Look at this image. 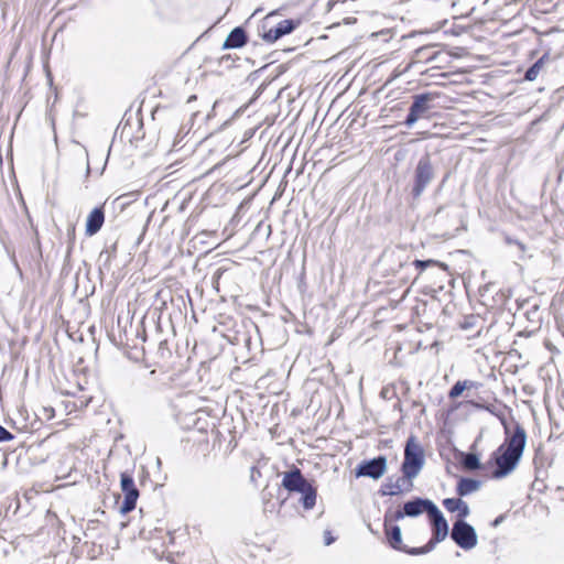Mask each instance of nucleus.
Segmentation results:
<instances>
[{
    "label": "nucleus",
    "instance_id": "obj_12",
    "mask_svg": "<svg viewBox=\"0 0 564 564\" xmlns=\"http://www.w3.org/2000/svg\"><path fill=\"white\" fill-rule=\"evenodd\" d=\"M299 22H295L292 19L282 20L278 23V25L269 31L264 32L263 40L268 43H273L281 39L284 35L290 34L296 28Z\"/></svg>",
    "mask_w": 564,
    "mask_h": 564
},
{
    "label": "nucleus",
    "instance_id": "obj_3",
    "mask_svg": "<svg viewBox=\"0 0 564 564\" xmlns=\"http://www.w3.org/2000/svg\"><path fill=\"white\" fill-rule=\"evenodd\" d=\"M437 167L432 161V158L429 153L423 154L414 169L413 172V181L411 187V196L414 199L421 197L424 191L429 187V185L436 177Z\"/></svg>",
    "mask_w": 564,
    "mask_h": 564
},
{
    "label": "nucleus",
    "instance_id": "obj_24",
    "mask_svg": "<svg viewBox=\"0 0 564 564\" xmlns=\"http://www.w3.org/2000/svg\"><path fill=\"white\" fill-rule=\"evenodd\" d=\"M466 406H470V408H474V409H485V410H488V406H485L481 402L477 401V400H467L465 401L464 403Z\"/></svg>",
    "mask_w": 564,
    "mask_h": 564
},
{
    "label": "nucleus",
    "instance_id": "obj_19",
    "mask_svg": "<svg viewBox=\"0 0 564 564\" xmlns=\"http://www.w3.org/2000/svg\"><path fill=\"white\" fill-rule=\"evenodd\" d=\"M551 62L549 53H544L532 66H530L525 74L524 79L533 82L538 78L539 74L544 69V66Z\"/></svg>",
    "mask_w": 564,
    "mask_h": 564
},
{
    "label": "nucleus",
    "instance_id": "obj_7",
    "mask_svg": "<svg viewBox=\"0 0 564 564\" xmlns=\"http://www.w3.org/2000/svg\"><path fill=\"white\" fill-rule=\"evenodd\" d=\"M451 536L464 550L475 547L478 541L475 529L463 520H458L453 524Z\"/></svg>",
    "mask_w": 564,
    "mask_h": 564
},
{
    "label": "nucleus",
    "instance_id": "obj_23",
    "mask_svg": "<svg viewBox=\"0 0 564 564\" xmlns=\"http://www.w3.org/2000/svg\"><path fill=\"white\" fill-rule=\"evenodd\" d=\"M437 264H438V262H437L436 260H425V261H423V260H414V261H413V265H414L417 270H420L421 272H422L425 268H427V267H431V265H437Z\"/></svg>",
    "mask_w": 564,
    "mask_h": 564
},
{
    "label": "nucleus",
    "instance_id": "obj_15",
    "mask_svg": "<svg viewBox=\"0 0 564 564\" xmlns=\"http://www.w3.org/2000/svg\"><path fill=\"white\" fill-rule=\"evenodd\" d=\"M414 56L419 62L434 63L440 57H446L447 54L443 51H435V45H426L417 48Z\"/></svg>",
    "mask_w": 564,
    "mask_h": 564
},
{
    "label": "nucleus",
    "instance_id": "obj_13",
    "mask_svg": "<svg viewBox=\"0 0 564 564\" xmlns=\"http://www.w3.org/2000/svg\"><path fill=\"white\" fill-rule=\"evenodd\" d=\"M137 196V193H128L123 194L121 196H118L113 200L109 202L107 199L102 206H96L90 212H102L104 208L110 207L112 209H119L120 212H123L124 209L129 208L133 203L137 200L134 197Z\"/></svg>",
    "mask_w": 564,
    "mask_h": 564
},
{
    "label": "nucleus",
    "instance_id": "obj_27",
    "mask_svg": "<svg viewBox=\"0 0 564 564\" xmlns=\"http://www.w3.org/2000/svg\"><path fill=\"white\" fill-rule=\"evenodd\" d=\"M446 59H447V56L446 57H440V58L436 59V62L431 63V64L433 65V67L440 68V67H442V63L446 62Z\"/></svg>",
    "mask_w": 564,
    "mask_h": 564
},
{
    "label": "nucleus",
    "instance_id": "obj_4",
    "mask_svg": "<svg viewBox=\"0 0 564 564\" xmlns=\"http://www.w3.org/2000/svg\"><path fill=\"white\" fill-rule=\"evenodd\" d=\"M424 465V451L415 436H410L404 447L401 471L406 478H415Z\"/></svg>",
    "mask_w": 564,
    "mask_h": 564
},
{
    "label": "nucleus",
    "instance_id": "obj_6",
    "mask_svg": "<svg viewBox=\"0 0 564 564\" xmlns=\"http://www.w3.org/2000/svg\"><path fill=\"white\" fill-rule=\"evenodd\" d=\"M436 96L432 93L417 94L412 97L413 101L410 106L409 113L405 118L404 124L411 128L419 119L427 117L432 110V102Z\"/></svg>",
    "mask_w": 564,
    "mask_h": 564
},
{
    "label": "nucleus",
    "instance_id": "obj_10",
    "mask_svg": "<svg viewBox=\"0 0 564 564\" xmlns=\"http://www.w3.org/2000/svg\"><path fill=\"white\" fill-rule=\"evenodd\" d=\"M386 469L387 459L384 456H379L371 460L362 462L356 469V476L378 479L386 473Z\"/></svg>",
    "mask_w": 564,
    "mask_h": 564
},
{
    "label": "nucleus",
    "instance_id": "obj_1",
    "mask_svg": "<svg viewBox=\"0 0 564 564\" xmlns=\"http://www.w3.org/2000/svg\"><path fill=\"white\" fill-rule=\"evenodd\" d=\"M505 442L492 453L491 460L496 465L492 477L496 479L509 475L518 465L527 442L525 430L516 424L511 434L506 429Z\"/></svg>",
    "mask_w": 564,
    "mask_h": 564
},
{
    "label": "nucleus",
    "instance_id": "obj_25",
    "mask_svg": "<svg viewBox=\"0 0 564 564\" xmlns=\"http://www.w3.org/2000/svg\"><path fill=\"white\" fill-rule=\"evenodd\" d=\"M13 435L7 429L0 425V442L11 441Z\"/></svg>",
    "mask_w": 564,
    "mask_h": 564
},
{
    "label": "nucleus",
    "instance_id": "obj_20",
    "mask_svg": "<svg viewBox=\"0 0 564 564\" xmlns=\"http://www.w3.org/2000/svg\"><path fill=\"white\" fill-rule=\"evenodd\" d=\"M479 488V481L471 478H460L456 491L458 496H467Z\"/></svg>",
    "mask_w": 564,
    "mask_h": 564
},
{
    "label": "nucleus",
    "instance_id": "obj_29",
    "mask_svg": "<svg viewBox=\"0 0 564 564\" xmlns=\"http://www.w3.org/2000/svg\"><path fill=\"white\" fill-rule=\"evenodd\" d=\"M460 404H462V403H458L457 405L453 406V410L458 409V406H459Z\"/></svg>",
    "mask_w": 564,
    "mask_h": 564
},
{
    "label": "nucleus",
    "instance_id": "obj_26",
    "mask_svg": "<svg viewBox=\"0 0 564 564\" xmlns=\"http://www.w3.org/2000/svg\"><path fill=\"white\" fill-rule=\"evenodd\" d=\"M335 540H336V539H335V536L333 535L332 531L326 530V531L324 532V543H325V545H330L332 543H334V542H335Z\"/></svg>",
    "mask_w": 564,
    "mask_h": 564
},
{
    "label": "nucleus",
    "instance_id": "obj_8",
    "mask_svg": "<svg viewBox=\"0 0 564 564\" xmlns=\"http://www.w3.org/2000/svg\"><path fill=\"white\" fill-rule=\"evenodd\" d=\"M120 487L124 496L120 510L122 513H128L134 510L140 494L129 473H121Z\"/></svg>",
    "mask_w": 564,
    "mask_h": 564
},
{
    "label": "nucleus",
    "instance_id": "obj_18",
    "mask_svg": "<svg viewBox=\"0 0 564 564\" xmlns=\"http://www.w3.org/2000/svg\"><path fill=\"white\" fill-rule=\"evenodd\" d=\"M479 387H481V383L478 381L458 380L448 391V398L451 400H455L458 397H460L464 393V391L478 389Z\"/></svg>",
    "mask_w": 564,
    "mask_h": 564
},
{
    "label": "nucleus",
    "instance_id": "obj_22",
    "mask_svg": "<svg viewBox=\"0 0 564 564\" xmlns=\"http://www.w3.org/2000/svg\"><path fill=\"white\" fill-rule=\"evenodd\" d=\"M463 466L465 469H468V470H475V469L480 468V463H479L478 456L473 453L466 454L463 459Z\"/></svg>",
    "mask_w": 564,
    "mask_h": 564
},
{
    "label": "nucleus",
    "instance_id": "obj_11",
    "mask_svg": "<svg viewBox=\"0 0 564 564\" xmlns=\"http://www.w3.org/2000/svg\"><path fill=\"white\" fill-rule=\"evenodd\" d=\"M431 507H435V505L430 500L415 499L413 501H408L404 503L403 511L398 510L393 514L394 520H400L404 516L415 517L423 512L430 513Z\"/></svg>",
    "mask_w": 564,
    "mask_h": 564
},
{
    "label": "nucleus",
    "instance_id": "obj_14",
    "mask_svg": "<svg viewBox=\"0 0 564 564\" xmlns=\"http://www.w3.org/2000/svg\"><path fill=\"white\" fill-rule=\"evenodd\" d=\"M248 36L243 28L237 26L230 31L223 44L224 50L240 48L247 43Z\"/></svg>",
    "mask_w": 564,
    "mask_h": 564
},
{
    "label": "nucleus",
    "instance_id": "obj_5",
    "mask_svg": "<svg viewBox=\"0 0 564 564\" xmlns=\"http://www.w3.org/2000/svg\"><path fill=\"white\" fill-rule=\"evenodd\" d=\"M429 518H430V520L432 522L433 536L427 542L426 545H424L423 547H419L413 553L424 554V553L430 552L434 547V545L436 543L443 541L447 536V534H448L447 522H446L445 518L443 517L442 512L437 509L436 506L435 507H431V510H430V513H429Z\"/></svg>",
    "mask_w": 564,
    "mask_h": 564
},
{
    "label": "nucleus",
    "instance_id": "obj_2",
    "mask_svg": "<svg viewBox=\"0 0 564 564\" xmlns=\"http://www.w3.org/2000/svg\"><path fill=\"white\" fill-rule=\"evenodd\" d=\"M282 487L289 492L302 494V505L304 509L311 510L315 507L317 497L316 488L306 480L297 467L283 474Z\"/></svg>",
    "mask_w": 564,
    "mask_h": 564
},
{
    "label": "nucleus",
    "instance_id": "obj_21",
    "mask_svg": "<svg viewBox=\"0 0 564 564\" xmlns=\"http://www.w3.org/2000/svg\"><path fill=\"white\" fill-rule=\"evenodd\" d=\"M105 214H89L86 223V235H95L105 221Z\"/></svg>",
    "mask_w": 564,
    "mask_h": 564
},
{
    "label": "nucleus",
    "instance_id": "obj_28",
    "mask_svg": "<svg viewBox=\"0 0 564 564\" xmlns=\"http://www.w3.org/2000/svg\"><path fill=\"white\" fill-rule=\"evenodd\" d=\"M90 171V167H89V163L87 162V166H86V173L88 174Z\"/></svg>",
    "mask_w": 564,
    "mask_h": 564
},
{
    "label": "nucleus",
    "instance_id": "obj_17",
    "mask_svg": "<svg viewBox=\"0 0 564 564\" xmlns=\"http://www.w3.org/2000/svg\"><path fill=\"white\" fill-rule=\"evenodd\" d=\"M443 506L448 512H457L460 519L469 514V508L465 501L459 498H446Z\"/></svg>",
    "mask_w": 564,
    "mask_h": 564
},
{
    "label": "nucleus",
    "instance_id": "obj_16",
    "mask_svg": "<svg viewBox=\"0 0 564 564\" xmlns=\"http://www.w3.org/2000/svg\"><path fill=\"white\" fill-rule=\"evenodd\" d=\"M413 478H406L403 474L402 477L398 478L395 482H388L384 485V495L395 496L404 490H410L413 486Z\"/></svg>",
    "mask_w": 564,
    "mask_h": 564
},
{
    "label": "nucleus",
    "instance_id": "obj_9",
    "mask_svg": "<svg viewBox=\"0 0 564 564\" xmlns=\"http://www.w3.org/2000/svg\"><path fill=\"white\" fill-rule=\"evenodd\" d=\"M395 520L393 519V516L386 514L384 517V534L388 544L400 552H404L411 555H419L420 553H413L419 547L410 549L405 544L402 543L401 539V529L399 525L394 524Z\"/></svg>",
    "mask_w": 564,
    "mask_h": 564
}]
</instances>
